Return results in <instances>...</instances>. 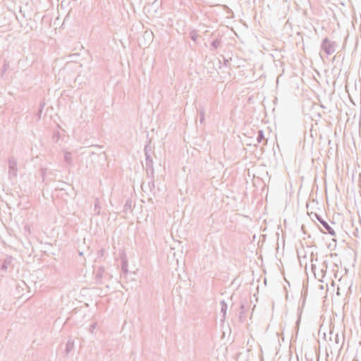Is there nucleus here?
Returning a JSON list of instances; mask_svg holds the SVG:
<instances>
[{
    "label": "nucleus",
    "mask_w": 361,
    "mask_h": 361,
    "mask_svg": "<svg viewBox=\"0 0 361 361\" xmlns=\"http://www.w3.org/2000/svg\"><path fill=\"white\" fill-rule=\"evenodd\" d=\"M37 27V23L30 18L27 20V25L24 27V31L27 33L30 30H32L33 29Z\"/></svg>",
    "instance_id": "nucleus-9"
},
{
    "label": "nucleus",
    "mask_w": 361,
    "mask_h": 361,
    "mask_svg": "<svg viewBox=\"0 0 361 361\" xmlns=\"http://www.w3.org/2000/svg\"><path fill=\"white\" fill-rule=\"evenodd\" d=\"M74 348V341L71 339H69L66 345L65 353L66 355H68L71 353L72 350Z\"/></svg>",
    "instance_id": "nucleus-11"
},
{
    "label": "nucleus",
    "mask_w": 361,
    "mask_h": 361,
    "mask_svg": "<svg viewBox=\"0 0 361 361\" xmlns=\"http://www.w3.org/2000/svg\"><path fill=\"white\" fill-rule=\"evenodd\" d=\"M227 311V304L224 300L221 301V312L223 314V318L225 319Z\"/></svg>",
    "instance_id": "nucleus-13"
},
{
    "label": "nucleus",
    "mask_w": 361,
    "mask_h": 361,
    "mask_svg": "<svg viewBox=\"0 0 361 361\" xmlns=\"http://www.w3.org/2000/svg\"><path fill=\"white\" fill-rule=\"evenodd\" d=\"M150 35L151 34H148L147 32H145V35Z\"/></svg>",
    "instance_id": "nucleus-24"
},
{
    "label": "nucleus",
    "mask_w": 361,
    "mask_h": 361,
    "mask_svg": "<svg viewBox=\"0 0 361 361\" xmlns=\"http://www.w3.org/2000/svg\"><path fill=\"white\" fill-rule=\"evenodd\" d=\"M96 326H97L96 323L92 324L90 326V332L92 334L94 332V330L95 329Z\"/></svg>",
    "instance_id": "nucleus-18"
},
{
    "label": "nucleus",
    "mask_w": 361,
    "mask_h": 361,
    "mask_svg": "<svg viewBox=\"0 0 361 361\" xmlns=\"http://www.w3.org/2000/svg\"><path fill=\"white\" fill-rule=\"evenodd\" d=\"M94 150L90 151L89 157L90 159L94 162L97 161L98 163H101L104 161L106 159V156L104 152L102 150V147L99 146H95L93 147Z\"/></svg>",
    "instance_id": "nucleus-1"
},
{
    "label": "nucleus",
    "mask_w": 361,
    "mask_h": 361,
    "mask_svg": "<svg viewBox=\"0 0 361 361\" xmlns=\"http://www.w3.org/2000/svg\"><path fill=\"white\" fill-rule=\"evenodd\" d=\"M13 259H14L12 257H6V259L4 260V263L1 267V269L3 271H6L8 267L11 264Z\"/></svg>",
    "instance_id": "nucleus-10"
},
{
    "label": "nucleus",
    "mask_w": 361,
    "mask_h": 361,
    "mask_svg": "<svg viewBox=\"0 0 361 361\" xmlns=\"http://www.w3.org/2000/svg\"><path fill=\"white\" fill-rule=\"evenodd\" d=\"M126 267H127V265L125 263H123V265H122V269L125 271H127Z\"/></svg>",
    "instance_id": "nucleus-19"
},
{
    "label": "nucleus",
    "mask_w": 361,
    "mask_h": 361,
    "mask_svg": "<svg viewBox=\"0 0 361 361\" xmlns=\"http://www.w3.org/2000/svg\"><path fill=\"white\" fill-rule=\"evenodd\" d=\"M336 341L337 343L338 342V334L336 335Z\"/></svg>",
    "instance_id": "nucleus-23"
},
{
    "label": "nucleus",
    "mask_w": 361,
    "mask_h": 361,
    "mask_svg": "<svg viewBox=\"0 0 361 361\" xmlns=\"http://www.w3.org/2000/svg\"><path fill=\"white\" fill-rule=\"evenodd\" d=\"M8 178L11 180L14 181L16 180L18 174L17 161L11 157L8 159Z\"/></svg>",
    "instance_id": "nucleus-2"
},
{
    "label": "nucleus",
    "mask_w": 361,
    "mask_h": 361,
    "mask_svg": "<svg viewBox=\"0 0 361 361\" xmlns=\"http://www.w3.org/2000/svg\"><path fill=\"white\" fill-rule=\"evenodd\" d=\"M199 114H200V122L201 123H203L204 121V109L202 108L200 109H198Z\"/></svg>",
    "instance_id": "nucleus-16"
},
{
    "label": "nucleus",
    "mask_w": 361,
    "mask_h": 361,
    "mask_svg": "<svg viewBox=\"0 0 361 361\" xmlns=\"http://www.w3.org/2000/svg\"><path fill=\"white\" fill-rule=\"evenodd\" d=\"M263 140H264V145H266L267 144V140H265V139H264V131L262 130H259L257 131V143H260Z\"/></svg>",
    "instance_id": "nucleus-12"
},
{
    "label": "nucleus",
    "mask_w": 361,
    "mask_h": 361,
    "mask_svg": "<svg viewBox=\"0 0 361 361\" xmlns=\"http://www.w3.org/2000/svg\"><path fill=\"white\" fill-rule=\"evenodd\" d=\"M336 45L335 42H331L326 37L322 40L321 47L326 54L330 55L335 52Z\"/></svg>",
    "instance_id": "nucleus-3"
},
{
    "label": "nucleus",
    "mask_w": 361,
    "mask_h": 361,
    "mask_svg": "<svg viewBox=\"0 0 361 361\" xmlns=\"http://www.w3.org/2000/svg\"><path fill=\"white\" fill-rule=\"evenodd\" d=\"M326 264L325 262L323 263L321 268H317L316 265H312V270L316 279L319 281L323 282V278L325 276Z\"/></svg>",
    "instance_id": "nucleus-5"
},
{
    "label": "nucleus",
    "mask_w": 361,
    "mask_h": 361,
    "mask_svg": "<svg viewBox=\"0 0 361 361\" xmlns=\"http://www.w3.org/2000/svg\"><path fill=\"white\" fill-rule=\"evenodd\" d=\"M196 37H197V36H196L195 34H192V35H191V39H192L193 41H195V40H196Z\"/></svg>",
    "instance_id": "nucleus-20"
},
{
    "label": "nucleus",
    "mask_w": 361,
    "mask_h": 361,
    "mask_svg": "<svg viewBox=\"0 0 361 361\" xmlns=\"http://www.w3.org/2000/svg\"><path fill=\"white\" fill-rule=\"evenodd\" d=\"M24 286L27 288L26 297L27 299L30 298L36 292V286L35 283L32 284L31 286L27 285L24 281Z\"/></svg>",
    "instance_id": "nucleus-8"
},
{
    "label": "nucleus",
    "mask_w": 361,
    "mask_h": 361,
    "mask_svg": "<svg viewBox=\"0 0 361 361\" xmlns=\"http://www.w3.org/2000/svg\"><path fill=\"white\" fill-rule=\"evenodd\" d=\"M221 42L220 39H214L212 42V46L214 49H217L218 47H219L220 44H221Z\"/></svg>",
    "instance_id": "nucleus-15"
},
{
    "label": "nucleus",
    "mask_w": 361,
    "mask_h": 361,
    "mask_svg": "<svg viewBox=\"0 0 361 361\" xmlns=\"http://www.w3.org/2000/svg\"><path fill=\"white\" fill-rule=\"evenodd\" d=\"M150 149H149V147L147 145L145 147V165H146V170L147 173L149 171L151 172L152 174L154 173V168H153V162L152 159L149 154Z\"/></svg>",
    "instance_id": "nucleus-6"
},
{
    "label": "nucleus",
    "mask_w": 361,
    "mask_h": 361,
    "mask_svg": "<svg viewBox=\"0 0 361 361\" xmlns=\"http://www.w3.org/2000/svg\"><path fill=\"white\" fill-rule=\"evenodd\" d=\"M244 307H245V305H244L243 304H241V305H240V309H241L242 310H244Z\"/></svg>",
    "instance_id": "nucleus-22"
},
{
    "label": "nucleus",
    "mask_w": 361,
    "mask_h": 361,
    "mask_svg": "<svg viewBox=\"0 0 361 361\" xmlns=\"http://www.w3.org/2000/svg\"><path fill=\"white\" fill-rule=\"evenodd\" d=\"M100 207H99V202L97 200L95 204H94V211L97 213V214H99L100 212Z\"/></svg>",
    "instance_id": "nucleus-17"
},
{
    "label": "nucleus",
    "mask_w": 361,
    "mask_h": 361,
    "mask_svg": "<svg viewBox=\"0 0 361 361\" xmlns=\"http://www.w3.org/2000/svg\"><path fill=\"white\" fill-rule=\"evenodd\" d=\"M314 216L316 218L317 221H319V223L323 226V227L326 229V233L330 234L331 236H336V232L330 226V225L324 220L321 216L318 215L317 214H314Z\"/></svg>",
    "instance_id": "nucleus-7"
},
{
    "label": "nucleus",
    "mask_w": 361,
    "mask_h": 361,
    "mask_svg": "<svg viewBox=\"0 0 361 361\" xmlns=\"http://www.w3.org/2000/svg\"><path fill=\"white\" fill-rule=\"evenodd\" d=\"M6 65L4 64L3 66V71H6Z\"/></svg>",
    "instance_id": "nucleus-21"
},
{
    "label": "nucleus",
    "mask_w": 361,
    "mask_h": 361,
    "mask_svg": "<svg viewBox=\"0 0 361 361\" xmlns=\"http://www.w3.org/2000/svg\"><path fill=\"white\" fill-rule=\"evenodd\" d=\"M64 160L68 164H71L72 163V154L70 152L66 151L64 152Z\"/></svg>",
    "instance_id": "nucleus-14"
},
{
    "label": "nucleus",
    "mask_w": 361,
    "mask_h": 361,
    "mask_svg": "<svg viewBox=\"0 0 361 361\" xmlns=\"http://www.w3.org/2000/svg\"><path fill=\"white\" fill-rule=\"evenodd\" d=\"M25 232H27L29 233V235H30L29 238H28V241H29V246L30 247H24V255L25 254H27L28 256H31L32 252H33V247H32V243H35V238L34 235H32V231L31 230V228L30 226H25Z\"/></svg>",
    "instance_id": "nucleus-4"
}]
</instances>
